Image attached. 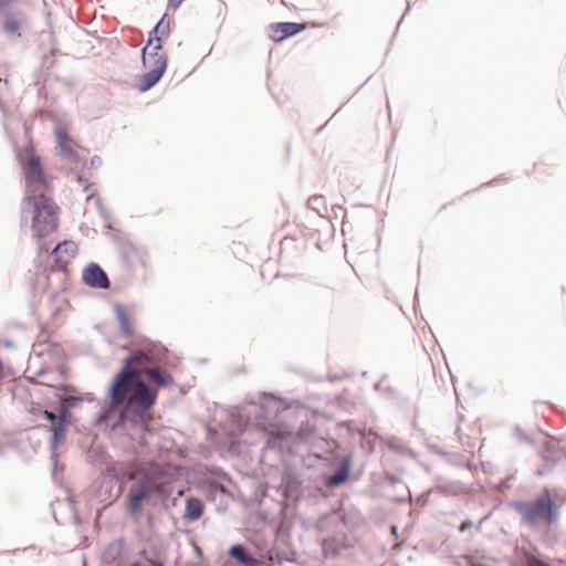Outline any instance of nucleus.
I'll list each match as a JSON object with an SVG mask.
<instances>
[{
    "instance_id": "aec40b11",
    "label": "nucleus",
    "mask_w": 566,
    "mask_h": 566,
    "mask_svg": "<svg viewBox=\"0 0 566 566\" xmlns=\"http://www.w3.org/2000/svg\"><path fill=\"white\" fill-rule=\"evenodd\" d=\"M83 496L91 513L95 502H104L111 496V490H104L102 482H93L84 490Z\"/></svg>"
},
{
    "instance_id": "58836bf2",
    "label": "nucleus",
    "mask_w": 566,
    "mask_h": 566,
    "mask_svg": "<svg viewBox=\"0 0 566 566\" xmlns=\"http://www.w3.org/2000/svg\"><path fill=\"white\" fill-rule=\"evenodd\" d=\"M266 555L268 566H282L284 564V559L280 555L279 549L276 547H271Z\"/></svg>"
},
{
    "instance_id": "b1692460",
    "label": "nucleus",
    "mask_w": 566,
    "mask_h": 566,
    "mask_svg": "<svg viewBox=\"0 0 566 566\" xmlns=\"http://www.w3.org/2000/svg\"><path fill=\"white\" fill-rule=\"evenodd\" d=\"M78 252V248L76 243L72 240H62L55 244L53 250L51 251L52 256V264H50V271H52L53 268L59 265L61 262V255L66 254L70 258H74Z\"/></svg>"
},
{
    "instance_id": "ea45409f",
    "label": "nucleus",
    "mask_w": 566,
    "mask_h": 566,
    "mask_svg": "<svg viewBox=\"0 0 566 566\" xmlns=\"http://www.w3.org/2000/svg\"><path fill=\"white\" fill-rule=\"evenodd\" d=\"M46 353L55 358L59 363L63 361L66 359V353L64 352V349L55 344V343H51L49 344L48 348H46Z\"/></svg>"
},
{
    "instance_id": "bf43d9fd",
    "label": "nucleus",
    "mask_w": 566,
    "mask_h": 566,
    "mask_svg": "<svg viewBox=\"0 0 566 566\" xmlns=\"http://www.w3.org/2000/svg\"><path fill=\"white\" fill-rule=\"evenodd\" d=\"M319 234H321V231L317 230V229H308L306 232H304V237L307 239V240H315V238L317 237V240L319 239Z\"/></svg>"
},
{
    "instance_id": "473e14b6",
    "label": "nucleus",
    "mask_w": 566,
    "mask_h": 566,
    "mask_svg": "<svg viewBox=\"0 0 566 566\" xmlns=\"http://www.w3.org/2000/svg\"><path fill=\"white\" fill-rule=\"evenodd\" d=\"M155 42L149 43V39L147 38L145 44L140 49V63L146 71L149 70L153 62L157 59V55H153V46Z\"/></svg>"
},
{
    "instance_id": "e2e57ef3",
    "label": "nucleus",
    "mask_w": 566,
    "mask_h": 566,
    "mask_svg": "<svg viewBox=\"0 0 566 566\" xmlns=\"http://www.w3.org/2000/svg\"><path fill=\"white\" fill-rule=\"evenodd\" d=\"M184 1L185 0H167V8L172 11H176L180 8Z\"/></svg>"
},
{
    "instance_id": "7ed1b4c3",
    "label": "nucleus",
    "mask_w": 566,
    "mask_h": 566,
    "mask_svg": "<svg viewBox=\"0 0 566 566\" xmlns=\"http://www.w3.org/2000/svg\"><path fill=\"white\" fill-rule=\"evenodd\" d=\"M509 506L520 516L521 523L527 527L559 526L562 504L548 486L528 499L511 500Z\"/></svg>"
},
{
    "instance_id": "423d86ee",
    "label": "nucleus",
    "mask_w": 566,
    "mask_h": 566,
    "mask_svg": "<svg viewBox=\"0 0 566 566\" xmlns=\"http://www.w3.org/2000/svg\"><path fill=\"white\" fill-rule=\"evenodd\" d=\"M44 116L54 123V139L56 148L59 149L61 156L74 165H82L83 169L87 168V160L84 156L78 154L77 151L71 149L65 143V136L71 130V123L66 116V114L62 111L55 108H49L45 111Z\"/></svg>"
},
{
    "instance_id": "6ab92c4d",
    "label": "nucleus",
    "mask_w": 566,
    "mask_h": 566,
    "mask_svg": "<svg viewBox=\"0 0 566 566\" xmlns=\"http://www.w3.org/2000/svg\"><path fill=\"white\" fill-rule=\"evenodd\" d=\"M227 555L242 566H260V562L242 543H233L227 549Z\"/></svg>"
},
{
    "instance_id": "338daca9",
    "label": "nucleus",
    "mask_w": 566,
    "mask_h": 566,
    "mask_svg": "<svg viewBox=\"0 0 566 566\" xmlns=\"http://www.w3.org/2000/svg\"><path fill=\"white\" fill-rule=\"evenodd\" d=\"M94 205H95V208H96V211H97V213H98V214H99V213H102L103 211H105V209H107V208L103 205V202H102V200H101V199H96V200L94 201Z\"/></svg>"
},
{
    "instance_id": "0e129e2a",
    "label": "nucleus",
    "mask_w": 566,
    "mask_h": 566,
    "mask_svg": "<svg viewBox=\"0 0 566 566\" xmlns=\"http://www.w3.org/2000/svg\"><path fill=\"white\" fill-rule=\"evenodd\" d=\"M555 450H556V453H557V457H558L559 461L563 460V459L566 460V447L557 446V447H555Z\"/></svg>"
},
{
    "instance_id": "603ef678",
    "label": "nucleus",
    "mask_w": 566,
    "mask_h": 566,
    "mask_svg": "<svg viewBox=\"0 0 566 566\" xmlns=\"http://www.w3.org/2000/svg\"><path fill=\"white\" fill-rule=\"evenodd\" d=\"M387 377L388 376L385 374V375H382V377H381V379L379 381L375 382L374 389L376 391H379L380 389H382L385 392L389 394V385H386V386L384 385L386 379H387Z\"/></svg>"
},
{
    "instance_id": "cd10ccee",
    "label": "nucleus",
    "mask_w": 566,
    "mask_h": 566,
    "mask_svg": "<svg viewBox=\"0 0 566 566\" xmlns=\"http://www.w3.org/2000/svg\"><path fill=\"white\" fill-rule=\"evenodd\" d=\"M126 408H120L116 412H109L106 410V418L104 421L103 432L106 436H113L117 431L122 430L125 423V411Z\"/></svg>"
},
{
    "instance_id": "e433bc0d",
    "label": "nucleus",
    "mask_w": 566,
    "mask_h": 566,
    "mask_svg": "<svg viewBox=\"0 0 566 566\" xmlns=\"http://www.w3.org/2000/svg\"><path fill=\"white\" fill-rule=\"evenodd\" d=\"M56 61L57 60L54 57L51 59L49 54H44L42 56L41 66L34 72V76L38 78L43 71H46L45 78H48L51 75L49 71L55 65Z\"/></svg>"
},
{
    "instance_id": "393cba45",
    "label": "nucleus",
    "mask_w": 566,
    "mask_h": 566,
    "mask_svg": "<svg viewBox=\"0 0 566 566\" xmlns=\"http://www.w3.org/2000/svg\"><path fill=\"white\" fill-rule=\"evenodd\" d=\"M56 388L60 390L59 392L54 394L56 403H62L63 406L73 410V409L78 408L84 402V399L81 396H67L66 395L67 390L74 389L73 385H70L66 382H59L56 385Z\"/></svg>"
},
{
    "instance_id": "7c9ffc66",
    "label": "nucleus",
    "mask_w": 566,
    "mask_h": 566,
    "mask_svg": "<svg viewBox=\"0 0 566 566\" xmlns=\"http://www.w3.org/2000/svg\"><path fill=\"white\" fill-rule=\"evenodd\" d=\"M38 86V97L46 105L52 106L56 103V96L52 93L51 86L48 85L46 78L44 81H35Z\"/></svg>"
},
{
    "instance_id": "a211bd4d",
    "label": "nucleus",
    "mask_w": 566,
    "mask_h": 566,
    "mask_svg": "<svg viewBox=\"0 0 566 566\" xmlns=\"http://www.w3.org/2000/svg\"><path fill=\"white\" fill-rule=\"evenodd\" d=\"M295 457L300 458V462L302 463L303 468L312 471V473L307 474V478L310 475L315 476L319 469L325 465L327 459L321 454L313 453L310 451L308 447H303V450L297 452Z\"/></svg>"
},
{
    "instance_id": "4d7b16f0",
    "label": "nucleus",
    "mask_w": 566,
    "mask_h": 566,
    "mask_svg": "<svg viewBox=\"0 0 566 566\" xmlns=\"http://www.w3.org/2000/svg\"><path fill=\"white\" fill-rule=\"evenodd\" d=\"M332 212L335 219H337L339 214H342L343 217L347 214L346 209L340 205H333Z\"/></svg>"
},
{
    "instance_id": "ddd939ff",
    "label": "nucleus",
    "mask_w": 566,
    "mask_h": 566,
    "mask_svg": "<svg viewBox=\"0 0 566 566\" xmlns=\"http://www.w3.org/2000/svg\"><path fill=\"white\" fill-rule=\"evenodd\" d=\"M127 555V541L124 536H119L104 547L99 554V562L104 566H114L119 557Z\"/></svg>"
},
{
    "instance_id": "72a5a7b5",
    "label": "nucleus",
    "mask_w": 566,
    "mask_h": 566,
    "mask_svg": "<svg viewBox=\"0 0 566 566\" xmlns=\"http://www.w3.org/2000/svg\"><path fill=\"white\" fill-rule=\"evenodd\" d=\"M537 527L542 530L543 543L545 545L549 546L557 542L558 533L556 530L558 526L539 525Z\"/></svg>"
},
{
    "instance_id": "f03ea898",
    "label": "nucleus",
    "mask_w": 566,
    "mask_h": 566,
    "mask_svg": "<svg viewBox=\"0 0 566 566\" xmlns=\"http://www.w3.org/2000/svg\"><path fill=\"white\" fill-rule=\"evenodd\" d=\"M363 470V465L355 470L353 451H345L334 459H327L315 476H308V482L316 496L327 497L333 490L357 482Z\"/></svg>"
},
{
    "instance_id": "2f4dec72",
    "label": "nucleus",
    "mask_w": 566,
    "mask_h": 566,
    "mask_svg": "<svg viewBox=\"0 0 566 566\" xmlns=\"http://www.w3.org/2000/svg\"><path fill=\"white\" fill-rule=\"evenodd\" d=\"M307 208L315 211L319 218L324 217L327 212L326 199L323 195H313L307 200Z\"/></svg>"
},
{
    "instance_id": "0eeeda50",
    "label": "nucleus",
    "mask_w": 566,
    "mask_h": 566,
    "mask_svg": "<svg viewBox=\"0 0 566 566\" xmlns=\"http://www.w3.org/2000/svg\"><path fill=\"white\" fill-rule=\"evenodd\" d=\"M134 390V380L130 378L112 376L106 389L105 396L98 401L99 407L126 408L132 401L129 394Z\"/></svg>"
},
{
    "instance_id": "37998d69",
    "label": "nucleus",
    "mask_w": 566,
    "mask_h": 566,
    "mask_svg": "<svg viewBox=\"0 0 566 566\" xmlns=\"http://www.w3.org/2000/svg\"><path fill=\"white\" fill-rule=\"evenodd\" d=\"M98 216H99V217L103 219V221H104V229H106V230L109 232V234L112 235L113 230L115 229V228L113 227L114 218H113L112 213H111L107 209H105V211H103V212H102V213H99Z\"/></svg>"
},
{
    "instance_id": "6e6d98bb",
    "label": "nucleus",
    "mask_w": 566,
    "mask_h": 566,
    "mask_svg": "<svg viewBox=\"0 0 566 566\" xmlns=\"http://www.w3.org/2000/svg\"><path fill=\"white\" fill-rule=\"evenodd\" d=\"M54 81L62 83L69 91H72L74 88V82L71 80H66L60 75L53 76Z\"/></svg>"
},
{
    "instance_id": "c9c22d12",
    "label": "nucleus",
    "mask_w": 566,
    "mask_h": 566,
    "mask_svg": "<svg viewBox=\"0 0 566 566\" xmlns=\"http://www.w3.org/2000/svg\"><path fill=\"white\" fill-rule=\"evenodd\" d=\"M57 407L60 410V415L57 417V419H59L57 426L69 428L71 426L72 419H73L72 410L69 409L67 407L63 406L62 403H57Z\"/></svg>"
},
{
    "instance_id": "f8f14e48",
    "label": "nucleus",
    "mask_w": 566,
    "mask_h": 566,
    "mask_svg": "<svg viewBox=\"0 0 566 566\" xmlns=\"http://www.w3.org/2000/svg\"><path fill=\"white\" fill-rule=\"evenodd\" d=\"M83 283L95 290H108L109 280L107 273L99 263L91 261L82 270Z\"/></svg>"
},
{
    "instance_id": "de8ad7c7",
    "label": "nucleus",
    "mask_w": 566,
    "mask_h": 566,
    "mask_svg": "<svg viewBox=\"0 0 566 566\" xmlns=\"http://www.w3.org/2000/svg\"><path fill=\"white\" fill-rule=\"evenodd\" d=\"M350 543H349V539L348 537L346 536L345 541L342 542L336 548H332L329 546H324V551H326L329 555H337L339 553L340 549L349 546Z\"/></svg>"
},
{
    "instance_id": "2eb2a0df",
    "label": "nucleus",
    "mask_w": 566,
    "mask_h": 566,
    "mask_svg": "<svg viewBox=\"0 0 566 566\" xmlns=\"http://www.w3.org/2000/svg\"><path fill=\"white\" fill-rule=\"evenodd\" d=\"M260 402L256 409V416L262 419L270 418L277 410H273V406L281 402L283 407L287 406L289 400L282 397L280 394L273 391H261L259 392Z\"/></svg>"
},
{
    "instance_id": "a878e982",
    "label": "nucleus",
    "mask_w": 566,
    "mask_h": 566,
    "mask_svg": "<svg viewBox=\"0 0 566 566\" xmlns=\"http://www.w3.org/2000/svg\"><path fill=\"white\" fill-rule=\"evenodd\" d=\"M145 353L143 350H132L120 359L119 368L113 374V376H119L130 379L139 377L134 369H132L133 361L138 358H143Z\"/></svg>"
},
{
    "instance_id": "c756f323",
    "label": "nucleus",
    "mask_w": 566,
    "mask_h": 566,
    "mask_svg": "<svg viewBox=\"0 0 566 566\" xmlns=\"http://www.w3.org/2000/svg\"><path fill=\"white\" fill-rule=\"evenodd\" d=\"M146 374L159 388L170 389L175 385L174 378L157 367H148Z\"/></svg>"
},
{
    "instance_id": "5701e85b",
    "label": "nucleus",
    "mask_w": 566,
    "mask_h": 566,
    "mask_svg": "<svg viewBox=\"0 0 566 566\" xmlns=\"http://www.w3.org/2000/svg\"><path fill=\"white\" fill-rule=\"evenodd\" d=\"M205 511V503L197 496L186 499L182 520L187 524H192L200 520Z\"/></svg>"
},
{
    "instance_id": "6e6552de",
    "label": "nucleus",
    "mask_w": 566,
    "mask_h": 566,
    "mask_svg": "<svg viewBox=\"0 0 566 566\" xmlns=\"http://www.w3.org/2000/svg\"><path fill=\"white\" fill-rule=\"evenodd\" d=\"M157 399V391L145 382V380L140 377H136V379H134V390L132 396L134 405L132 407V411L137 418L144 419L147 410L156 405Z\"/></svg>"
},
{
    "instance_id": "13d9d810",
    "label": "nucleus",
    "mask_w": 566,
    "mask_h": 566,
    "mask_svg": "<svg viewBox=\"0 0 566 566\" xmlns=\"http://www.w3.org/2000/svg\"><path fill=\"white\" fill-rule=\"evenodd\" d=\"M431 492L432 491L430 489L428 492H423V493L418 495L417 501H418L420 506H424V505L428 504Z\"/></svg>"
},
{
    "instance_id": "20e7f679",
    "label": "nucleus",
    "mask_w": 566,
    "mask_h": 566,
    "mask_svg": "<svg viewBox=\"0 0 566 566\" xmlns=\"http://www.w3.org/2000/svg\"><path fill=\"white\" fill-rule=\"evenodd\" d=\"M171 27H163L155 23V25L148 31L147 38L150 42H155L153 46V55H157V59L153 62L148 71L142 73L135 84L136 90L139 93H146L154 88L164 77L168 67V55L164 51L166 41L171 34Z\"/></svg>"
},
{
    "instance_id": "a19ab883",
    "label": "nucleus",
    "mask_w": 566,
    "mask_h": 566,
    "mask_svg": "<svg viewBox=\"0 0 566 566\" xmlns=\"http://www.w3.org/2000/svg\"><path fill=\"white\" fill-rule=\"evenodd\" d=\"M513 434L518 441L526 443L528 446H534L535 441L534 439L526 433L518 424H516L513 429Z\"/></svg>"
},
{
    "instance_id": "4468645a",
    "label": "nucleus",
    "mask_w": 566,
    "mask_h": 566,
    "mask_svg": "<svg viewBox=\"0 0 566 566\" xmlns=\"http://www.w3.org/2000/svg\"><path fill=\"white\" fill-rule=\"evenodd\" d=\"M113 313L118 326V333L123 338L130 339L137 335L132 314L127 312V307L120 303L113 304Z\"/></svg>"
},
{
    "instance_id": "4c0bfd02",
    "label": "nucleus",
    "mask_w": 566,
    "mask_h": 566,
    "mask_svg": "<svg viewBox=\"0 0 566 566\" xmlns=\"http://www.w3.org/2000/svg\"><path fill=\"white\" fill-rule=\"evenodd\" d=\"M156 346L163 349V352L165 353V360L170 367L176 368L179 366V364L181 363V358L179 356L169 352L160 340L156 342Z\"/></svg>"
},
{
    "instance_id": "412c9836",
    "label": "nucleus",
    "mask_w": 566,
    "mask_h": 566,
    "mask_svg": "<svg viewBox=\"0 0 566 566\" xmlns=\"http://www.w3.org/2000/svg\"><path fill=\"white\" fill-rule=\"evenodd\" d=\"M67 428L55 426L53 429H49V449L51 451L50 460L52 462V476L55 478V451L63 444L66 438Z\"/></svg>"
},
{
    "instance_id": "3c124183",
    "label": "nucleus",
    "mask_w": 566,
    "mask_h": 566,
    "mask_svg": "<svg viewBox=\"0 0 566 566\" xmlns=\"http://www.w3.org/2000/svg\"><path fill=\"white\" fill-rule=\"evenodd\" d=\"M18 0H0V17L12 9Z\"/></svg>"
},
{
    "instance_id": "680f3d73",
    "label": "nucleus",
    "mask_w": 566,
    "mask_h": 566,
    "mask_svg": "<svg viewBox=\"0 0 566 566\" xmlns=\"http://www.w3.org/2000/svg\"><path fill=\"white\" fill-rule=\"evenodd\" d=\"M473 526H474L473 522L471 520L467 518L459 526V531L461 533H464V532L471 530Z\"/></svg>"
},
{
    "instance_id": "c85d7f7f",
    "label": "nucleus",
    "mask_w": 566,
    "mask_h": 566,
    "mask_svg": "<svg viewBox=\"0 0 566 566\" xmlns=\"http://www.w3.org/2000/svg\"><path fill=\"white\" fill-rule=\"evenodd\" d=\"M112 239L116 243H118V253L122 254L125 252L126 254H137L138 248L137 245L129 239L128 234L120 229H114L112 233Z\"/></svg>"
},
{
    "instance_id": "9d476101",
    "label": "nucleus",
    "mask_w": 566,
    "mask_h": 566,
    "mask_svg": "<svg viewBox=\"0 0 566 566\" xmlns=\"http://www.w3.org/2000/svg\"><path fill=\"white\" fill-rule=\"evenodd\" d=\"M307 29L306 22L281 21L268 25V35L275 43H282Z\"/></svg>"
},
{
    "instance_id": "79ce46f5",
    "label": "nucleus",
    "mask_w": 566,
    "mask_h": 566,
    "mask_svg": "<svg viewBox=\"0 0 566 566\" xmlns=\"http://www.w3.org/2000/svg\"><path fill=\"white\" fill-rule=\"evenodd\" d=\"M41 417L49 422V429L55 428L59 423L57 416L54 411L49 409H43L41 412Z\"/></svg>"
},
{
    "instance_id": "1a4fd4ad",
    "label": "nucleus",
    "mask_w": 566,
    "mask_h": 566,
    "mask_svg": "<svg viewBox=\"0 0 566 566\" xmlns=\"http://www.w3.org/2000/svg\"><path fill=\"white\" fill-rule=\"evenodd\" d=\"M0 19V30L9 40L22 39L24 28L29 24L28 15L23 11L10 9Z\"/></svg>"
},
{
    "instance_id": "8fccbe9b",
    "label": "nucleus",
    "mask_w": 566,
    "mask_h": 566,
    "mask_svg": "<svg viewBox=\"0 0 566 566\" xmlns=\"http://www.w3.org/2000/svg\"><path fill=\"white\" fill-rule=\"evenodd\" d=\"M133 255H134V254H126L125 252H123L122 254H119V258H120L122 264H123V266H124L127 271H132V270H133V261H132Z\"/></svg>"
},
{
    "instance_id": "774afa93",
    "label": "nucleus",
    "mask_w": 566,
    "mask_h": 566,
    "mask_svg": "<svg viewBox=\"0 0 566 566\" xmlns=\"http://www.w3.org/2000/svg\"><path fill=\"white\" fill-rule=\"evenodd\" d=\"M2 346L4 348H8V349H13L15 348V344L14 342L11 339V338H6L2 340Z\"/></svg>"
},
{
    "instance_id": "f704fd0d",
    "label": "nucleus",
    "mask_w": 566,
    "mask_h": 566,
    "mask_svg": "<svg viewBox=\"0 0 566 566\" xmlns=\"http://www.w3.org/2000/svg\"><path fill=\"white\" fill-rule=\"evenodd\" d=\"M391 452H396L399 454H408L411 458H416L417 453L415 450L405 446L398 438L391 436Z\"/></svg>"
},
{
    "instance_id": "c03bdc74",
    "label": "nucleus",
    "mask_w": 566,
    "mask_h": 566,
    "mask_svg": "<svg viewBox=\"0 0 566 566\" xmlns=\"http://www.w3.org/2000/svg\"><path fill=\"white\" fill-rule=\"evenodd\" d=\"M106 408L107 407H99V410L95 413L94 418L91 421V427L96 428L99 426H104V421L106 418Z\"/></svg>"
},
{
    "instance_id": "9b49d317",
    "label": "nucleus",
    "mask_w": 566,
    "mask_h": 566,
    "mask_svg": "<svg viewBox=\"0 0 566 566\" xmlns=\"http://www.w3.org/2000/svg\"><path fill=\"white\" fill-rule=\"evenodd\" d=\"M149 493V489L145 483H139L136 486H130L124 499V507L128 515L134 518L145 517V511L142 502Z\"/></svg>"
},
{
    "instance_id": "4be33fe9",
    "label": "nucleus",
    "mask_w": 566,
    "mask_h": 566,
    "mask_svg": "<svg viewBox=\"0 0 566 566\" xmlns=\"http://www.w3.org/2000/svg\"><path fill=\"white\" fill-rule=\"evenodd\" d=\"M303 484L301 476L296 473H286L282 476L281 482L276 486V491L286 499H292L296 495L298 489Z\"/></svg>"
},
{
    "instance_id": "09e8293b",
    "label": "nucleus",
    "mask_w": 566,
    "mask_h": 566,
    "mask_svg": "<svg viewBox=\"0 0 566 566\" xmlns=\"http://www.w3.org/2000/svg\"><path fill=\"white\" fill-rule=\"evenodd\" d=\"M427 446H428L429 450H430L432 453H434V454H437V455L442 457L444 460H449V455H450V453H449V452H447V451L442 450L440 447H438V446H437V444H434V443H429V442H428V443H427Z\"/></svg>"
},
{
    "instance_id": "052dcab7",
    "label": "nucleus",
    "mask_w": 566,
    "mask_h": 566,
    "mask_svg": "<svg viewBox=\"0 0 566 566\" xmlns=\"http://www.w3.org/2000/svg\"><path fill=\"white\" fill-rule=\"evenodd\" d=\"M409 499H412L411 492L408 490L407 496L391 495V502L406 503Z\"/></svg>"
},
{
    "instance_id": "5fc2aeb1",
    "label": "nucleus",
    "mask_w": 566,
    "mask_h": 566,
    "mask_svg": "<svg viewBox=\"0 0 566 566\" xmlns=\"http://www.w3.org/2000/svg\"><path fill=\"white\" fill-rule=\"evenodd\" d=\"M102 164H103V160H102L101 156L94 155V156L91 157L90 163H87V168L86 169H88V168H99L102 166Z\"/></svg>"
},
{
    "instance_id": "f257e3e1",
    "label": "nucleus",
    "mask_w": 566,
    "mask_h": 566,
    "mask_svg": "<svg viewBox=\"0 0 566 566\" xmlns=\"http://www.w3.org/2000/svg\"><path fill=\"white\" fill-rule=\"evenodd\" d=\"M15 156L24 180V196L21 202V211L22 214L25 211H30L32 214L31 232L32 238L38 242L36 255L33 263L35 269H40L42 265L41 255L44 251V230L49 233L57 230L60 208L54 200L48 196H40L38 201L35 195L31 191L27 176L28 171L32 172L42 186L46 187L49 184L42 168L41 156L32 148L28 151L29 164L19 153H15Z\"/></svg>"
},
{
    "instance_id": "39448f33",
    "label": "nucleus",
    "mask_w": 566,
    "mask_h": 566,
    "mask_svg": "<svg viewBox=\"0 0 566 566\" xmlns=\"http://www.w3.org/2000/svg\"><path fill=\"white\" fill-rule=\"evenodd\" d=\"M347 493H342L329 511L321 513L316 520V528L321 532L334 528L337 532L353 530L361 522V514L354 505H346Z\"/></svg>"
},
{
    "instance_id": "49530a36",
    "label": "nucleus",
    "mask_w": 566,
    "mask_h": 566,
    "mask_svg": "<svg viewBox=\"0 0 566 566\" xmlns=\"http://www.w3.org/2000/svg\"><path fill=\"white\" fill-rule=\"evenodd\" d=\"M509 180H510V178H506L503 176H497V177L491 179L490 181L482 182L480 185V187H495L501 184H506V182H509Z\"/></svg>"
},
{
    "instance_id": "69168bd1",
    "label": "nucleus",
    "mask_w": 566,
    "mask_h": 566,
    "mask_svg": "<svg viewBox=\"0 0 566 566\" xmlns=\"http://www.w3.org/2000/svg\"><path fill=\"white\" fill-rule=\"evenodd\" d=\"M345 105V103H343L337 109L336 112L332 115V117L325 122L322 126H319L317 129H316V134H319L321 132L324 130V128L327 126V124L333 119V117L342 109V107Z\"/></svg>"
},
{
    "instance_id": "864d4df0",
    "label": "nucleus",
    "mask_w": 566,
    "mask_h": 566,
    "mask_svg": "<svg viewBox=\"0 0 566 566\" xmlns=\"http://www.w3.org/2000/svg\"><path fill=\"white\" fill-rule=\"evenodd\" d=\"M156 23L163 27H171L170 24H174L175 21L167 12H165Z\"/></svg>"
},
{
    "instance_id": "bb28decb",
    "label": "nucleus",
    "mask_w": 566,
    "mask_h": 566,
    "mask_svg": "<svg viewBox=\"0 0 566 566\" xmlns=\"http://www.w3.org/2000/svg\"><path fill=\"white\" fill-rule=\"evenodd\" d=\"M431 491L443 495H455L467 491V485L459 480H447L439 476L437 478V483L431 488Z\"/></svg>"
},
{
    "instance_id": "a18cd8bd",
    "label": "nucleus",
    "mask_w": 566,
    "mask_h": 566,
    "mask_svg": "<svg viewBox=\"0 0 566 566\" xmlns=\"http://www.w3.org/2000/svg\"><path fill=\"white\" fill-rule=\"evenodd\" d=\"M526 566H548L545 562L541 560L534 553L526 551Z\"/></svg>"
},
{
    "instance_id": "f3484780",
    "label": "nucleus",
    "mask_w": 566,
    "mask_h": 566,
    "mask_svg": "<svg viewBox=\"0 0 566 566\" xmlns=\"http://www.w3.org/2000/svg\"><path fill=\"white\" fill-rule=\"evenodd\" d=\"M389 492V472L384 471L382 475L373 473L370 475V483L366 493L373 500H380L387 496Z\"/></svg>"
},
{
    "instance_id": "dca6fc26",
    "label": "nucleus",
    "mask_w": 566,
    "mask_h": 566,
    "mask_svg": "<svg viewBox=\"0 0 566 566\" xmlns=\"http://www.w3.org/2000/svg\"><path fill=\"white\" fill-rule=\"evenodd\" d=\"M538 457L542 460V464L534 471V475L537 478L551 473L559 462L555 447L549 444H545L542 450H539Z\"/></svg>"
}]
</instances>
